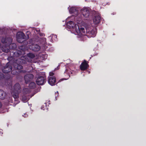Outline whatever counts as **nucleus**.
Returning a JSON list of instances; mask_svg holds the SVG:
<instances>
[{
    "label": "nucleus",
    "mask_w": 146,
    "mask_h": 146,
    "mask_svg": "<svg viewBox=\"0 0 146 146\" xmlns=\"http://www.w3.org/2000/svg\"><path fill=\"white\" fill-rule=\"evenodd\" d=\"M17 40L19 43H22L25 39H28L29 37L27 35L26 37L25 34L23 32H18L16 35Z\"/></svg>",
    "instance_id": "obj_4"
},
{
    "label": "nucleus",
    "mask_w": 146,
    "mask_h": 146,
    "mask_svg": "<svg viewBox=\"0 0 146 146\" xmlns=\"http://www.w3.org/2000/svg\"><path fill=\"white\" fill-rule=\"evenodd\" d=\"M29 88L31 89L34 88L35 87L36 84L34 82H31L29 84Z\"/></svg>",
    "instance_id": "obj_26"
},
{
    "label": "nucleus",
    "mask_w": 146,
    "mask_h": 146,
    "mask_svg": "<svg viewBox=\"0 0 146 146\" xmlns=\"http://www.w3.org/2000/svg\"><path fill=\"white\" fill-rule=\"evenodd\" d=\"M54 74L52 72H50L49 73V75L50 76L49 77H55L54 76H53Z\"/></svg>",
    "instance_id": "obj_34"
},
{
    "label": "nucleus",
    "mask_w": 146,
    "mask_h": 146,
    "mask_svg": "<svg viewBox=\"0 0 146 146\" xmlns=\"http://www.w3.org/2000/svg\"><path fill=\"white\" fill-rule=\"evenodd\" d=\"M36 48H35V50H34L36 51Z\"/></svg>",
    "instance_id": "obj_37"
},
{
    "label": "nucleus",
    "mask_w": 146,
    "mask_h": 146,
    "mask_svg": "<svg viewBox=\"0 0 146 146\" xmlns=\"http://www.w3.org/2000/svg\"><path fill=\"white\" fill-rule=\"evenodd\" d=\"M21 91L20 84L18 83H16L13 87V93H20Z\"/></svg>",
    "instance_id": "obj_13"
},
{
    "label": "nucleus",
    "mask_w": 146,
    "mask_h": 146,
    "mask_svg": "<svg viewBox=\"0 0 146 146\" xmlns=\"http://www.w3.org/2000/svg\"><path fill=\"white\" fill-rule=\"evenodd\" d=\"M2 106V105L1 103L0 102V108H1Z\"/></svg>",
    "instance_id": "obj_35"
},
{
    "label": "nucleus",
    "mask_w": 146,
    "mask_h": 146,
    "mask_svg": "<svg viewBox=\"0 0 146 146\" xmlns=\"http://www.w3.org/2000/svg\"><path fill=\"white\" fill-rule=\"evenodd\" d=\"M40 86V85H37V92L40 91V89L41 88V87Z\"/></svg>",
    "instance_id": "obj_32"
},
{
    "label": "nucleus",
    "mask_w": 146,
    "mask_h": 146,
    "mask_svg": "<svg viewBox=\"0 0 146 146\" xmlns=\"http://www.w3.org/2000/svg\"><path fill=\"white\" fill-rule=\"evenodd\" d=\"M35 82L36 83V80L35 81Z\"/></svg>",
    "instance_id": "obj_39"
},
{
    "label": "nucleus",
    "mask_w": 146,
    "mask_h": 146,
    "mask_svg": "<svg viewBox=\"0 0 146 146\" xmlns=\"http://www.w3.org/2000/svg\"><path fill=\"white\" fill-rule=\"evenodd\" d=\"M12 39L10 37L4 36L1 39V42L6 45L7 47L8 45L12 42Z\"/></svg>",
    "instance_id": "obj_8"
},
{
    "label": "nucleus",
    "mask_w": 146,
    "mask_h": 146,
    "mask_svg": "<svg viewBox=\"0 0 146 146\" xmlns=\"http://www.w3.org/2000/svg\"><path fill=\"white\" fill-rule=\"evenodd\" d=\"M59 96V93L58 91H57L55 93V97L56 99V100H57V98Z\"/></svg>",
    "instance_id": "obj_31"
},
{
    "label": "nucleus",
    "mask_w": 146,
    "mask_h": 146,
    "mask_svg": "<svg viewBox=\"0 0 146 146\" xmlns=\"http://www.w3.org/2000/svg\"><path fill=\"white\" fill-rule=\"evenodd\" d=\"M11 78L10 76L9 75H6L5 76H4L5 78L7 80H9Z\"/></svg>",
    "instance_id": "obj_30"
},
{
    "label": "nucleus",
    "mask_w": 146,
    "mask_h": 146,
    "mask_svg": "<svg viewBox=\"0 0 146 146\" xmlns=\"http://www.w3.org/2000/svg\"><path fill=\"white\" fill-rule=\"evenodd\" d=\"M12 67L11 64L9 62L7 63L5 66L3 68L2 71L5 73H8L10 72L12 69Z\"/></svg>",
    "instance_id": "obj_7"
},
{
    "label": "nucleus",
    "mask_w": 146,
    "mask_h": 146,
    "mask_svg": "<svg viewBox=\"0 0 146 146\" xmlns=\"http://www.w3.org/2000/svg\"><path fill=\"white\" fill-rule=\"evenodd\" d=\"M37 29V51L40 50L42 52H40L37 55V64L40 65L42 67L43 66V61L46 59L48 57V55L44 52L47 46L45 45L46 39L45 38H40L38 36L39 35L40 36H44L45 34L41 33L40 29Z\"/></svg>",
    "instance_id": "obj_1"
},
{
    "label": "nucleus",
    "mask_w": 146,
    "mask_h": 146,
    "mask_svg": "<svg viewBox=\"0 0 146 146\" xmlns=\"http://www.w3.org/2000/svg\"><path fill=\"white\" fill-rule=\"evenodd\" d=\"M50 102V101H48V102Z\"/></svg>",
    "instance_id": "obj_40"
},
{
    "label": "nucleus",
    "mask_w": 146,
    "mask_h": 146,
    "mask_svg": "<svg viewBox=\"0 0 146 146\" xmlns=\"http://www.w3.org/2000/svg\"><path fill=\"white\" fill-rule=\"evenodd\" d=\"M6 95V93L3 90L0 89V99L3 100Z\"/></svg>",
    "instance_id": "obj_22"
},
{
    "label": "nucleus",
    "mask_w": 146,
    "mask_h": 146,
    "mask_svg": "<svg viewBox=\"0 0 146 146\" xmlns=\"http://www.w3.org/2000/svg\"><path fill=\"white\" fill-rule=\"evenodd\" d=\"M77 24H75L74 22L72 21H70L68 22L66 24L67 27L69 29H76V25Z\"/></svg>",
    "instance_id": "obj_16"
},
{
    "label": "nucleus",
    "mask_w": 146,
    "mask_h": 146,
    "mask_svg": "<svg viewBox=\"0 0 146 146\" xmlns=\"http://www.w3.org/2000/svg\"><path fill=\"white\" fill-rule=\"evenodd\" d=\"M34 76L33 74H29L25 75L24 77V79L25 83L28 84L33 79Z\"/></svg>",
    "instance_id": "obj_12"
},
{
    "label": "nucleus",
    "mask_w": 146,
    "mask_h": 146,
    "mask_svg": "<svg viewBox=\"0 0 146 146\" xmlns=\"http://www.w3.org/2000/svg\"><path fill=\"white\" fill-rule=\"evenodd\" d=\"M76 26L75 30L77 33H80L82 34L85 33V29L84 28L79 26L78 25H77V26L76 25Z\"/></svg>",
    "instance_id": "obj_17"
},
{
    "label": "nucleus",
    "mask_w": 146,
    "mask_h": 146,
    "mask_svg": "<svg viewBox=\"0 0 146 146\" xmlns=\"http://www.w3.org/2000/svg\"><path fill=\"white\" fill-rule=\"evenodd\" d=\"M27 56L30 58H34L35 56V55L32 53H29L27 54Z\"/></svg>",
    "instance_id": "obj_28"
},
{
    "label": "nucleus",
    "mask_w": 146,
    "mask_h": 146,
    "mask_svg": "<svg viewBox=\"0 0 146 146\" xmlns=\"http://www.w3.org/2000/svg\"><path fill=\"white\" fill-rule=\"evenodd\" d=\"M63 79H61L60 80H59L58 81V82H60V81L63 80Z\"/></svg>",
    "instance_id": "obj_36"
},
{
    "label": "nucleus",
    "mask_w": 146,
    "mask_h": 146,
    "mask_svg": "<svg viewBox=\"0 0 146 146\" xmlns=\"http://www.w3.org/2000/svg\"><path fill=\"white\" fill-rule=\"evenodd\" d=\"M46 82V78H37V85H43Z\"/></svg>",
    "instance_id": "obj_14"
},
{
    "label": "nucleus",
    "mask_w": 146,
    "mask_h": 146,
    "mask_svg": "<svg viewBox=\"0 0 146 146\" xmlns=\"http://www.w3.org/2000/svg\"><path fill=\"white\" fill-rule=\"evenodd\" d=\"M14 94L13 95V96L15 99V100L17 101L19 100V93H13Z\"/></svg>",
    "instance_id": "obj_24"
},
{
    "label": "nucleus",
    "mask_w": 146,
    "mask_h": 146,
    "mask_svg": "<svg viewBox=\"0 0 146 146\" xmlns=\"http://www.w3.org/2000/svg\"><path fill=\"white\" fill-rule=\"evenodd\" d=\"M16 48L17 45L16 44L11 43L9 44V45H8L7 47L5 46L4 48L3 47L2 48V50L3 52L8 53L9 52H11Z\"/></svg>",
    "instance_id": "obj_5"
},
{
    "label": "nucleus",
    "mask_w": 146,
    "mask_h": 146,
    "mask_svg": "<svg viewBox=\"0 0 146 146\" xmlns=\"http://www.w3.org/2000/svg\"><path fill=\"white\" fill-rule=\"evenodd\" d=\"M82 13L81 16H83V17L85 18L88 17L90 15V12L89 10L86 8H84L81 10Z\"/></svg>",
    "instance_id": "obj_11"
},
{
    "label": "nucleus",
    "mask_w": 146,
    "mask_h": 146,
    "mask_svg": "<svg viewBox=\"0 0 146 146\" xmlns=\"http://www.w3.org/2000/svg\"><path fill=\"white\" fill-rule=\"evenodd\" d=\"M77 9L75 7H72L70 8L69 10V12L70 13H74L77 12Z\"/></svg>",
    "instance_id": "obj_25"
},
{
    "label": "nucleus",
    "mask_w": 146,
    "mask_h": 146,
    "mask_svg": "<svg viewBox=\"0 0 146 146\" xmlns=\"http://www.w3.org/2000/svg\"><path fill=\"white\" fill-rule=\"evenodd\" d=\"M29 96L23 94L22 96V100L23 102H26L29 98Z\"/></svg>",
    "instance_id": "obj_23"
},
{
    "label": "nucleus",
    "mask_w": 146,
    "mask_h": 146,
    "mask_svg": "<svg viewBox=\"0 0 146 146\" xmlns=\"http://www.w3.org/2000/svg\"><path fill=\"white\" fill-rule=\"evenodd\" d=\"M31 92V90L28 88H24L22 90L23 94L27 96H29V94Z\"/></svg>",
    "instance_id": "obj_20"
},
{
    "label": "nucleus",
    "mask_w": 146,
    "mask_h": 146,
    "mask_svg": "<svg viewBox=\"0 0 146 146\" xmlns=\"http://www.w3.org/2000/svg\"><path fill=\"white\" fill-rule=\"evenodd\" d=\"M48 82L49 84L51 86L55 85V83L56 81V79L55 77H48Z\"/></svg>",
    "instance_id": "obj_15"
},
{
    "label": "nucleus",
    "mask_w": 146,
    "mask_h": 146,
    "mask_svg": "<svg viewBox=\"0 0 146 146\" xmlns=\"http://www.w3.org/2000/svg\"><path fill=\"white\" fill-rule=\"evenodd\" d=\"M88 63V62L86 60H84L80 65V69L82 71L86 70L89 67Z\"/></svg>",
    "instance_id": "obj_9"
},
{
    "label": "nucleus",
    "mask_w": 146,
    "mask_h": 146,
    "mask_svg": "<svg viewBox=\"0 0 146 146\" xmlns=\"http://www.w3.org/2000/svg\"><path fill=\"white\" fill-rule=\"evenodd\" d=\"M64 72L66 74H67L69 76V77H70L71 74L74 75L75 74V71L71 70L69 68L66 69Z\"/></svg>",
    "instance_id": "obj_19"
},
{
    "label": "nucleus",
    "mask_w": 146,
    "mask_h": 146,
    "mask_svg": "<svg viewBox=\"0 0 146 146\" xmlns=\"http://www.w3.org/2000/svg\"><path fill=\"white\" fill-rule=\"evenodd\" d=\"M86 36L88 38L94 37L96 33V31L95 28H90V27H88L86 28Z\"/></svg>",
    "instance_id": "obj_3"
},
{
    "label": "nucleus",
    "mask_w": 146,
    "mask_h": 146,
    "mask_svg": "<svg viewBox=\"0 0 146 146\" xmlns=\"http://www.w3.org/2000/svg\"><path fill=\"white\" fill-rule=\"evenodd\" d=\"M48 50L50 52H52L54 50V49L53 47H51Z\"/></svg>",
    "instance_id": "obj_33"
},
{
    "label": "nucleus",
    "mask_w": 146,
    "mask_h": 146,
    "mask_svg": "<svg viewBox=\"0 0 146 146\" xmlns=\"http://www.w3.org/2000/svg\"><path fill=\"white\" fill-rule=\"evenodd\" d=\"M33 96H30V98H31Z\"/></svg>",
    "instance_id": "obj_38"
},
{
    "label": "nucleus",
    "mask_w": 146,
    "mask_h": 146,
    "mask_svg": "<svg viewBox=\"0 0 146 146\" xmlns=\"http://www.w3.org/2000/svg\"><path fill=\"white\" fill-rule=\"evenodd\" d=\"M40 68H37V78H46V76L45 72H40V71L43 70V66L41 67L40 66Z\"/></svg>",
    "instance_id": "obj_10"
},
{
    "label": "nucleus",
    "mask_w": 146,
    "mask_h": 146,
    "mask_svg": "<svg viewBox=\"0 0 146 146\" xmlns=\"http://www.w3.org/2000/svg\"><path fill=\"white\" fill-rule=\"evenodd\" d=\"M57 36L56 35H53L52 36H50L49 37V38H51V40L53 41L54 40H56L57 39Z\"/></svg>",
    "instance_id": "obj_27"
},
{
    "label": "nucleus",
    "mask_w": 146,
    "mask_h": 146,
    "mask_svg": "<svg viewBox=\"0 0 146 146\" xmlns=\"http://www.w3.org/2000/svg\"><path fill=\"white\" fill-rule=\"evenodd\" d=\"M22 54V52L19 50H13L12 52H11L10 56L11 57H9L8 58L9 60H12L13 58L18 57L21 56Z\"/></svg>",
    "instance_id": "obj_6"
},
{
    "label": "nucleus",
    "mask_w": 146,
    "mask_h": 146,
    "mask_svg": "<svg viewBox=\"0 0 146 146\" xmlns=\"http://www.w3.org/2000/svg\"><path fill=\"white\" fill-rule=\"evenodd\" d=\"M4 78V75L3 74L0 72V80H3Z\"/></svg>",
    "instance_id": "obj_29"
},
{
    "label": "nucleus",
    "mask_w": 146,
    "mask_h": 146,
    "mask_svg": "<svg viewBox=\"0 0 146 146\" xmlns=\"http://www.w3.org/2000/svg\"><path fill=\"white\" fill-rule=\"evenodd\" d=\"M50 103L46 101V102L44 103L41 107V109L43 110L48 111V109L49 104Z\"/></svg>",
    "instance_id": "obj_21"
},
{
    "label": "nucleus",
    "mask_w": 146,
    "mask_h": 146,
    "mask_svg": "<svg viewBox=\"0 0 146 146\" xmlns=\"http://www.w3.org/2000/svg\"><path fill=\"white\" fill-rule=\"evenodd\" d=\"M13 69L11 71L12 74L14 75H17L21 72L20 70L22 69L23 66L17 63L14 62L13 64Z\"/></svg>",
    "instance_id": "obj_2"
},
{
    "label": "nucleus",
    "mask_w": 146,
    "mask_h": 146,
    "mask_svg": "<svg viewBox=\"0 0 146 146\" xmlns=\"http://www.w3.org/2000/svg\"><path fill=\"white\" fill-rule=\"evenodd\" d=\"M101 17L98 15H96L93 19L94 23L95 25L98 24L100 21Z\"/></svg>",
    "instance_id": "obj_18"
}]
</instances>
